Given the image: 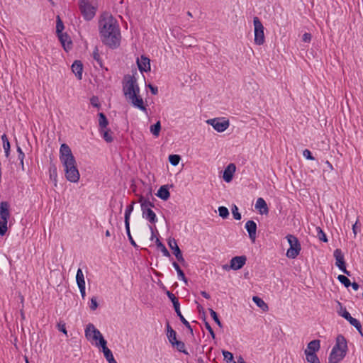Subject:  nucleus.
Wrapping results in <instances>:
<instances>
[{
	"label": "nucleus",
	"mask_w": 363,
	"mask_h": 363,
	"mask_svg": "<svg viewBox=\"0 0 363 363\" xmlns=\"http://www.w3.org/2000/svg\"><path fill=\"white\" fill-rule=\"evenodd\" d=\"M245 228L249 234V237L252 241L256 239L257 224L253 220H248L245 223Z\"/></svg>",
	"instance_id": "19"
},
{
	"label": "nucleus",
	"mask_w": 363,
	"mask_h": 363,
	"mask_svg": "<svg viewBox=\"0 0 363 363\" xmlns=\"http://www.w3.org/2000/svg\"><path fill=\"white\" fill-rule=\"evenodd\" d=\"M98 116L99 130L107 128L108 121L105 114L104 113H99Z\"/></svg>",
	"instance_id": "28"
},
{
	"label": "nucleus",
	"mask_w": 363,
	"mask_h": 363,
	"mask_svg": "<svg viewBox=\"0 0 363 363\" xmlns=\"http://www.w3.org/2000/svg\"><path fill=\"white\" fill-rule=\"evenodd\" d=\"M232 213H233V218L235 220H239L241 219V214L238 212V208L236 205L233 206Z\"/></svg>",
	"instance_id": "46"
},
{
	"label": "nucleus",
	"mask_w": 363,
	"mask_h": 363,
	"mask_svg": "<svg viewBox=\"0 0 363 363\" xmlns=\"http://www.w3.org/2000/svg\"><path fill=\"white\" fill-rule=\"evenodd\" d=\"M255 208L258 209L261 214H267L269 208L267 207L266 201L262 198L257 199Z\"/></svg>",
	"instance_id": "23"
},
{
	"label": "nucleus",
	"mask_w": 363,
	"mask_h": 363,
	"mask_svg": "<svg viewBox=\"0 0 363 363\" xmlns=\"http://www.w3.org/2000/svg\"><path fill=\"white\" fill-rule=\"evenodd\" d=\"M337 279L341 284H342L347 288L351 285L350 280L344 275H339L337 277Z\"/></svg>",
	"instance_id": "40"
},
{
	"label": "nucleus",
	"mask_w": 363,
	"mask_h": 363,
	"mask_svg": "<svg viewBox=\"0 0 363 363\" xmlns=\"http://www.w3.org/2000/svg\"><path fill=\"white\" fill-rule=\"evenodd\" d=\"M72 71L79 80L82 78L83 65L79 60H76L72 65Z\"/></svg>",
	"instance_id": "21"
},
{
	"label": "nucleus",
	"mask_w": 363,
	"mask_h": 363,
	"mask_svg": "<svg viewBox=\"0 0 363 363\" xmlns=\"http://www.w3.org/2000/svg\"><path fill=\"white\" fill-rule=\"evenodd\" d=\"M219 216L223 218H227L229 216L228 209L225 206H220L218 208Z\"/></svg>",
	"instance_id": "41"
},
{
	"label": "nucleus",
	"mask_w": 363,
	"mask_h": 363,
	"mask_svg": "<svg viewBox=\"0 0 363 363\" xmlns=\"http://www.w3.org/2000/svg\"><path fill=\"white\" fill-rule=\"evenodd\" d=\"M201 294L202 295V296L206 299H209L211 298L209 294H208L206 291H202L201 292Z\"/></svg>",
	"instance_id": "59"
},
{
	"label": "nucleus",
	"mask_w": 363,
	"mask_h": 363,
	"mask_svg": "<svg viewBox=\"0 0 363 363\" xmlns=\"http://www.w3.org/2000/svg\"><path fill=\"white\" fill-rule=\"evenodd\" d=\"M137 64L138 69L141 72H147L150 70V60L147 57L142 55L140 59L138 58Z\"/></svg>",
	"instance_id": "17"
},
{
	"label": "nucleus",
	"mask_w": 363,
	"mask_h": 363,
	"mask_svg": "<svg viewBox=\"0 0 363 363\" xmlns=\"http://www.w3.org/2000/svg\"><path fill=\"white\" fill-rule=\"evenodd\" d=\"M247 257L245 255L242 256H236L231 259L230 260V264L225 265L223 266V269H233V270H238L241 269L246 263Z\"/></svg>",
	"instance_id": "12"
},
{
	"label": "nucleus",
	"mask_w": 363,
	"mask_h": 363,
	"mask_svg": "<svg viewBox=\"0 0 363 363\" xmlns=\"http://www.w3.org/2000/svg\"><path fill=\"white\" fill-rule=\"evenodd\" d=\"M172 265L177 272L179 279L182 280L186 284H187V279L186 278L184 272L181 269L179 265L176 262H174Z\"/></svg>",
	"instance_id": "30"
},
{
	"label": "nucleus",
	"mask_w": 363,
	"mask_h": 363,
	"mask_svg": "<svg viewBox=\"0 0 363 363\" xmlns=\"http://www.w3.org/2000/svg\"><path fill=\"white\" fill-rule=\"evenodd\" d=\"M57 329L62 332L64 334L67 335V330H66V327H65V323H63V322H60L58 324H57Z\"/></svg>",
	"instance_id": "54"
},
{
	"label": "nucleus",
	"mask_w": 363,
	"mask_h": 363,
	"mask_svg": "<svg viewBox=\"0 0 363 363\" xmlns=\"http://www.w3.org/2000/svg\"><path fill=\"white\" fill-rule=\"evenodd\" d=\"M155 243H156V245L157 246V247L161 249V251L162 252V254L164 256H165V257L170 256L169 251L167 250L165 246L160 242L159 238H156Z\"/></svg>",
	"instance_id": "37"
},
{
	"label": "nucleus",
	"mask_w": 363,
	"mask_h": 363,
	"mask_svg": "<svg viewBox=\"0 0 363 363\" xmlns=\"http://www.w3.org/2000/svg\"><path fill=\"white\" fill-rule=\"evenodd\" d=\"M320 349V340H314L311 341L308 345L307 349L306 350H309L313 353H315L316 351H318Z\"/></svg>",
	"instance_id": "31"
},
{
	"label": "nucleus",
	"mask_w": 363,
	"mask_h": 363,
	"mask_svg": "<svg viewBox=\"0 0 363 363\" xmlns=\"http://www.w3.org/2000/svg\"><path fill=\"white\" fill-rule=\"evenodd\" d=\"M315 230H316L317 237L318 238V239L320 241L327 242L328 238H327L325 233L323 231V230L320 227H316Z\"/></svg>",
	"instance_id": "38"
},
{
	"label": "nucleus",
	"mask_w": 363,
	"mask_h": 363,
	"mask_svg": "<svg viewBox=\"0 0 363 363\" xmlns=\"http://www.w3.org/2000/svg\"><path fill=\"white\" fill-rule=\"evenodd\" d=\"M59 40H60L64 49L67 51L72 48V42L69 39V35L67 33L57 34Z\"/></svg>",
	"instance_id": "22"
},
{
	"label": "nucleus",
	"mask_w": 363,
	"mask_h": 363,
	"mask_svg": "<svg viewBox=\"0 0 363 363\" xmlns=\"http://www.w3.org/2000/svg\"><path fill=\"white\" fill-rule=\"evenodd\" d=\"M209 311H210V314H211V316L213 318V319L214 320V321L216 323V324L220 327V328H222L223 325L221 323V322L220 321L218 317V315L216 313V311H214L213 309L210 308L209 309Z\"/></svg>",
	"instance_id": "43"
},
{
	"label": "nucleus",
	"mask_w": 363,
	"mask_h": 363,
	"mask_svg": "<svg viewBox=\"0 0 363 363\" xmlns=\"http://www.w3.org/2000/svg\"><path fill=\"white\" fill-rule=\"evenodd\" d=\"M62 164L64 167L66 179L70 182H77L79 180L80 174L77 167L76 160L65 161Z\"/></svg>",
	"instance_id": "5"
},
{
	"label": "nucleus",
	"mask_w": 363,
	"mask_h": 363,
	"mask_svg": "<svg viewBox=\"0 0 363 363\" xmlns=\"http://www.w3.org/2000/svg\"><path fill=\"white\" fill-rule=\"evenodd\" d=\"M168 245L169 248L174 251V254L177 259L180 262H184V259L182 256V252L179 247H178V245L175 239H169L168 241Z\"/></svg>",
	"instance_id": "16"
},
{
	"label": "nucleus",
	"mask_w": 363,
	"mask_h": 363,
	"mask_svg": "<svg viewBox=\"0 0 363 363\" xmlns=\"http://www.w3.org/2000/svg\"><path fill=\"white\" fill-rule=\"evenodd\" d=\"M350 286L352 287V289L354 291H357L359 287V284L357 283H356V282L351 283Z\"/></svg>",
	"instance_id": "60"
},
{
	"label": "nucleus",
	"mask_w": 363,
	"mask_h": 363,
	"mask_svg": "<svg viewBox=\"0 0 363 363\" xmlns=\"http://www.w3.org/2000/svg\"><path fill=\"white\" fill-rule=\"evenodd\" d=\"M222 353H223L224 359L227 361V362H233V355L231 352H230L228 351L223 350Z\"/></svg>",
	"instance_id": "49"
},
{
	"label": "nucleus",
	"mask_w": 363,
	"mask_h": 363,
	"mask_svg": "<svg viewBox=\"0 0 363 363\" xmlns=\"http://www.w3.org/2000/svg\"><path fill=\"white\" fill-rule=\"evenodd\" d=\"M89 307L91 311H95L98 308V303L96 297H92L91 298V303Z\"/></svg>",
	"instance_id": "51"
},
{
	"label": "nucleus",
	"mask_w": 363,
	"mask_h": 363,
	"mask_svg": "<svg viewBox=\"0 0 363 363\" xmlns=\"http://www.w3.org/2000/svg\"><path fill=\"white\" fill-rule=\"evenodd\" d=\"M79 289V291H80V294L82 295V298L84 299L85 298V296H86V293H85V286H78Z\"/></svg>",
	"instance_id": "58"
},
{
	"label": "nucleus",
	"mask_w": 363,
	"mask_h": 363,
	"mask_svg": "<svg viewBox=\"0 0 363 363\" xmlns=\"http://www.w3.org/2000/svg\"><path fill=\"white\" fill-rule=\"evenodd\" d=\"M167 338L169 341V342L172 344V342H175L177 340V333L175 330H172L169 333H167Z\"/></svg>",
	"instance_id": "47"
},
{
	"label": "nucleus",
	"mask_w": 363,
	"mask_h": 363,
	"mask_svg": "<svg viewBox=\"0 0 363 363\" xmlns=\"http://www.w3.org/2000/svg\"><path fill=\"white\" fill-rule=\"evenodd\" d=\"M147 86L150 89V91L152 94L156 95L158 93V89L157 86H155L151 84H149Z\"/></svg>",
	"instance_id": "56"
},
{
	"label": "nucleus",
	"mask_w": 363,
	"mask_h": 363,
	"mask_svg": "<svg viewBox=\"0 0 363 363\" xmlns=\"http://www.w3.org/2000/svg\"><path fill=\"white\" fill-rule=\"evenodd\" d=\"M140 91L136 78L129 74L125 75L123 81V92L125 99L133 107L147 113V108L140 95Z\"/></svg>",
	"instance_id": "2"
},
{
	"label": "nucleus",
	"mask_w": 363,
	"mask_h": 363,
	"mask_svg": "<svg viewBox=\"0 0 363 363\" xmlns=\"http://www.w3.org/2000/svg\"><path fill=\"white\" fill-rule=\"evenodd\" d=\"M303 157H305L308 160H315L314 157L312 156V154H311V151L309 150H308V149H306V150H303Z\"/></svg>",
	"instance_id": "53"
},
{
	"label": "nucleus",
	"mask_w": 363,
	"mask_h": 363,
	"mask_svg": "<svg viewBox=\"0 0 363 363\" xmlns=\"http://www.w3.org/2000/svg\"><path fill=\"white\" fill-rule=\"evenodd\" d=\"M206 123L213 126V128L219 133L225 131L229 127V121L221 118L208 119Z\"/></svg>",
	"instance_id": "11"
},
{
	"label": "nucleus",
	"mask_w": 363,
	"mask_h": 363,
	"mask_svg": "<svg viewBox=\"0 0 363 363\" xmlns=\"http://www.w3.org/2000/svg\"><path fill=\"white\" fill-rule=\"evenodd\" d=\"M286 238L290 245L287 250L286 256L290 259L296 258L300 253L301 247L298 238L293 235H286Z\"/></svg>",
	"instance_id": "6"
},
{
	"label": "nucleus",
	"mask_w": 363,
	"mask_h": 363,
	"mask_svg": "<svg viewBox=\"0 0 363 363\" xmlns=\"http://www.w3.org/2000/svg\"><path fill=\"white\" fill-rule=\"evenodd\" d=\"M340 310H341V311L339 312V314L342 317L345 318L347 321H349L350 323L352 326H354L360 333V334L362 335V325H361L360 322L357 319L352 317L350 313L347 311V309L345 308H342L341 306Z\"/></svg>",
	"instance_id": "14"
},
{
	"label": "nucleus",
	"mask_w": 363,
	"mask_h": 363,
	"mask_svg": "<svg viewBox=\"0 0 363 363\" xmlns=\"http://www.w3.org/2000/svg\"><path fill=\"white\" fill-rule=\"evenodd\" d=\"M181 160V157L178 155H170L169 156V161L170 164L173 166H177L179 161Z\"/></svg>",
	"instance_id": "39"
},
{
	"label": "nucleus",
	"mask_w": 363,
	"mask_h": 363,
	"mask_svg": "<svg viewBox=\"0 0 363 363\" xmlns=\"http://www.w3.org/2000/svg\"><path fill=\"white\" fill-rule=\"evenodd\" d=\"M235 169L236 167L233 163L229 164L225 169L223 177L226 182H230L232 181Z\"/></svg>",
	"instance_id": "20"
},
{
	"label": "nucleus",
	"mask_w": 363,
	"mask_h": 363,
	"mask_svg": "<svg viewBox=\"0 0 363 363\" xmlns=\"http://www.w3.org/2000/svg\"><path fill=\"white\" fill-rule=\"evenodd\" d=\"M125 230H126V233H127V235L128 237V239L130 240V242L131 243V245L133 246H134L135 247H138L137 244L135 243V240H133L131 234H130V225H128V227H125Z\"/></svg>",
	"instance_id": "50"
},
{
	"label": "nucleus",
	"mask_w": 363,
	"mask_h": 363,
	"mask_svg": "<svg viewBox=\"0 0 363 363\" xmlns=\"http://www.w3.org/2000/svg\"><path fill=\"white\" fill-rule=\"evenodd\" d=\"M60 160L62 163L65 162V161L75 160L73 154L72 153L70 147L65 143L62 144L60 146Z\"/></svg>",
	"instance_id": "15"
},
{
	"label": "nucleus",
	"mask_w": 363,
	"mask_h": 363,
	"mask_svg": "<svg viewBox=\"0 0 363 363\" xmlns=\"http://www.w3.org/2000/svg\"><path fill=\"white\" fill-rule=\"evenodd\" d=\"M79 6L80 11L86 20L90 21L94 17L96 8L90 4L89 0H79Z\"/></svg>",
	"instance_id": "9"
},
{
	"label": "nucleus",
	"mask_w": 363,
	"mask_h": 363,
	"mask_svg": "<svg viewBox=\"0 0 363 363\" xmlns=\"http://www.w3.org/2000/svg\"><path fill=\"white\" fill-rule=\"evenodd\" d=\"M174 330L170 326L169 322L167 323V333H169L170 331Z\"/></svg>",
	"instance_id": "63"
},
{
	"label": "nucleus",
	"mask_w": 363,
	"mask_h": 363,
	"mask_svg": "<svg viewBox=\"0 0 363 363\" xmlns=\"http://www.w3.org/2000/svg\"><path fill=\"white\" fill-rule=\"evenodd\" d=\"M99 23L102 42L111 48H117L121 35L116 19L111 15L104 14Z\"/></svg>",
	"instance_id": "1"
},
{
	"label": "nucleus",
	"mask_w": 363,
	"mask_h": 363,
	"mask_svg": "<svg viewBox=\"0 0 363 363\" xmlns=\"http://www.w3.org/2000/svg\"><path fill=\"white\" fill-rule=\"evenodd\" d=\"M135 202L133 201L131 203L127 206L125 211V226L128 228V225H130V214L133 211V206Z\"/></svg>",
	"instance_id": "25"
},
{
	"label": "nucleus",
	"mask_w": 363,
	"mask_h": 363,
	"mask_svg": "<svg viewBox=\"0 0 363 363\" xmlns=\"http://www.w3.org/2000/svg\"><path fill=\"white\" fill-rule=\"evenodd\" d=\"M334 257L335 258L336 266L341 270L344 274L350 276V272L347 270L344 255L340 249H336L333 253Z\"/></svg>",
	"instance_id": "13"
},
{
	"label": "nucleus",
	"mask_w": 363,
	"mask_h": 363,
	"mask_svg": "<svg viewBox=\"0 0 363 363\" xmlns=\"http://www.w3.org/2000/svg\"><path fill=\"white\" fill-rule=\"evenodd\" d=\"M91 332L93 333L92 339L94 340H99V344L102 347L104 352L105 348H108L106 347V341L100 331L96 329L93 324L89 323L86 325L85 329V336L88 340L91 339Z\"/></svg>",
	"instance_id": "7"
},
{
	"label": "nucleus",
	"mask_w": 363,
	"mask_h": 363,
	"mask_svg": "<svg viewBox=\"0 0 363 363\" xmlns=\"http://www.w3.org/2000/svg\"><path fill=\"white\" fill-rule=\"evenodd\" d=\"M90 102L93 106L96 107V108L100 107V104L99 102V98L97 96H92L90 99Z\"/></svg>",
	"instance_id": "52"
},
{
	"label": "nucleus",
	"mask_w": 363,
	"mask_h": 363,
	"mask_svg": "<svg viewBox=\"0 0 363 363\" xmlns=\"http://www.w3.org/2000/svg\"><path fill=\"white\" fill-rule=\"evenodd\" d=\"M92 55H93V58L94 59V60H96L98 62V64L101 67L102 61L101 60V57L99 53V50L96 47L94 48Z\"/></svg>",
	"instance_id": "45"
},
{
	"label": "nucleus",
	"mask_w": 363,
	"mask_h": 363,
	"mask_svg": "<svg viewBox=\"0 0 363 363\" xmlns=\"http://www.w3.org/2000/svg\"><path fill=\"white\" fill-rule=\"evenodd\" d=\"M172 345L174 347H176L178 351L183 352L186 354H188V352L185 350V344L179 340H175V342H172Z\"/></svg>",
	"instance_id": "36"
},
{
	"label": "nucleus",
	"mask_w": 363,
	"mask_h": 363,
	"mask_svg": "<svg viewBox=\"0 0 363 363\" xmlns=\"http://www.w3.org/2000/svg\"><path fill=\"white\" fill-rule=\"evenodd\" d=\"M156 195L164 201H167L170 196L169 189L165 185L160 186Z\"/></svg>",
	"instance_id": "24"
},
{
	"label": "nucleus",
	"mask_w": 363,
	"mask_h": 363,
	"mask_svg": "<svg viewBox=\"0 0 363 363\" xmlns=\"http://www.w3.org/2000/svg\"><path fill=\"white\" fill-rule=\"evenodd\" d=\"M166 294L168 296V298L171 300V301L172 302L174 311H175L177 316L179 318L181 322L188 328L190 333L192 335H194L192 328L191 327L189 323L185 319V318L183 316V315L181 313L180 304L178 301V298L175 296V295L174 294H172L169 291H167Z\"/></svg>",
	"instance_id": "8"
},
{
	"label": "nucleus",
	"mask_w": 363,
	"mask_h": 363,
	"mask_svg": "<svg viewBox=\"0 0 363 363\" xmlns=\"http://www.w3.org/2000/svg\"><path fill=\"white\" fill-rule=\"evenodd\" d=\"M161 130L160 121H157L155 124L150 126V132L155 137H158Z\"/></svg>",
	"instance_id": "35"
},
{
	"label": "nucleus",
	"mask_w": 363,
	"mask_h": 363,
	"mask_svg": "<svg viewBox=\"0 0 363 363\" xmlns=\"http://www.w3.org/2000/svg\"><path fill=\"white\" fill-rule=\"evenodd\" d=\"M325 164H327V166L328 167V168L330 170L333 169V167L332 164L329 161H326Z\"/></svg>",
	"instance_id": "64"
},
{
	"label": "nucleus",
	"mask_w": 363,
	"mask_h": 363,
	"mask_svg": "<svg viewBox=\"0 0 363 363\" xmlns=\"http://www.w3.org/2000/svg\"><path fill=\"white\" fill-rule=\"evenodd\" d=\"M303 41L306 43H309L311 40V35L308 33H306L303 35Z\"/></svg>",
	"instance_id": "57"
},
{
	"label": "nucleus",
	"mask_w": 363,
	"mask_h": 363,
	"mask_svg": "<svg viewBox=\"0 0 363 363\" xmlns=\"http://www.w3.org/2000/svg\"><path fill=\"white\" fill-rule=\"evenodd\" d=\"M347 351V344L345 337L342 335H338L336 343L330 354L328 363H339L346 356Z\"/></svg>",
	"instance_id": "3"
},
{
	"label": "nucleus",
	"mask_w": 363,
	"mask_h": 363,
	"mask_svg": "<svg viewBox=\"0 0 363 363\" xmlns=\"http://www.w3.org/2000/svg\"><path fill=\"white\" fill-rule=\"evenodd\" d=\"M63 29H64L63 23L61 21L60 18L59 16H57V23H56V32H57V34L62 33Z\"/></svg>",
	"instance_id": "44"
},
{
	"label": "nucleus",
	"mask_w": 363,
	"mask_h": 363,
	"mask_svg": "<svg viewBox=\"0 0 363 363\" xmlns=\"http://www.w3.org/2000/svg\"><path fill=\"white\" fill-rule=\"evenodd\" d=\"M253 24L255 27V43L258 45L264 43V26L258 17H254Z\"/></svg>",
	"instance_id": "10"
},
{
	"label": "nucleus",
	"mask_w": 363,
	"mask_h": 363,
	"mask_svg": "<svg viewBox=\"0 0 363 363\" xmlns=\"http://www.w3.org/2000/svg\"><path fill=\"white\" fill-rule=\"evenodd\" d=\"M205 327H206V330L209 332L211 336L214 339L215 338L214 331L212 329L210 324L207 321H205Z\"/></svg>",
	"instance_id": "55"
},
{
	"label": "nucleus",
	"mask_w": 363,
	"mask_h": 363,
	"mask_svg": "<svg viewBox=\"0 0 363 363\" xmlns=\"http://www.w3.org/2000/svg\"><path fill=\"white\" fill-rule=\"evenodd\" d=\"M8 221L0 220V235H4L8 230L7 228Z\"/></svg>",
	"instance_id": "42"
},
{
	"label": "nucleus",
	"mask_w": 363,
	"mask_h": 363,
	"mask_svg": "<svg viewBox=\"0 0 363 363\" xmlns=\"http://www.w3.org/2000/svg\"><path fill=\"white\" fill-rule=\"evenodd\" d=\"M103 352L106 359L108 363H117L110 349L105 348Z\"/></svg>",
	"instance_id": "34"
},
{
	"label": "nucleus",
	"mask_w": 363,
	"mask_h": 363,
	"mask_svg": "<svg viewBox=\"0 0 363 363\" xmlns=\"http://www.w3.org/2000/svg\"><path fill=\"white\" fill-rule=\"evenodd\" d=\"M10 205L7 201L0 203V218L1 220L8 221L10 218Z\"/></svg>",
	"instance_id": "18"
},
{
	"label": "nucleus",
	"mask_w": 363,
	"mask_h": 363,
	"mask_svg": "<svg viewBox=\"0 0 363 363\" xmlns=\"http://www.w3.org/2000/svg\"><path fill=\"white\" fill-rule=\"evenodd\" d=\"M76 281L77 286H85V280L82 270L79 268L76 274Z\"/></svg>",
	"instance_id": "33"
},
{
	"label": "nucleus",
	"mask_w": 363,
	"mask_h": 363,
	"mask_svg": "<svg viewBox=\"0 0 363 363\" xmlns=\"http://www.w3.org/2000/svg\"><path fill=\"white\" fill-rule=\"evenodd\" d=\"M1 140L3 142V147L5 152V156L9 157L10 155L11 145L8 140L7 135L6 134H3L1 135Z\"/></svg>",
	"instance_id": "26"
},
{
	"label": "nucleus",
	"mask_w": 363,
	"mask_h": 363,
	"mask_svg": "<svg viewBox=\"0 0 363 363\" xmlns=\"http://www.w3.org/2000/svg\"><path fill=\"white\" fill-rule=\"evenodd\" d=\"M357 221L352 225V231H353L354 235H356L357 233Z\"/></svg>",
	"instance_id": "61"
},
{
	"label": "nucleus",
	"mask_w": 363,
	"mask_h": 363,
	"mask_svg": "<svg viewBox=\"0 0 363 363\" xmlns=\"http://www.w3.org/2000/svg\"><path fill=\"white\" fill-rule=\"evenodd\" d=\"M238 361L236 362L237 363H246L242 357V356H239L238 358H237Z\"/></svg>",
	"instance_id": "62"
},
{
	"label": "nucleus",
	"mask_w": 363,
	"mask_h": 363,
	"mask_svg": "<svg viewBox=\"0 0 363 363\" xmlns=\"http://www.w3.org/2000/svg\"><path fill=\"white\" fill-rule=\"evenodd\" d=\"M305 354L306 356V360L310 363H320V360L317 355L309 351V350H305Z\"/></svg>",
	"instance_id": "32"
},
{
	"label": "nucleus",
	"mask_w": 363,
	"mask_h": 363,
	"mask_svg": "<svg viewBox=\"0 0 363 363\" xmlns=\"http://www.w3.org/2000/svg\"><path fill=\"white\" fill-rule=\"evenodd\" d=\"M17 152L18 153V160H20V163L21 164L22 169H23L24 164H23V160L25 157V154L22 151L21 148L19 146H17Z\"/></svg>",
	"instance_id": "48"
},
{
	"label": "nucleus",
	"mask_w": 363,
	"mask_h": 363,
	"mask_svg": "<svg viewBox=\"0 0 363 363\" xmlns=\"http://www.w3.org/2000/svg\"><path fill=\"white\" fill-rule=\"evenodd\" d=\"M252 301L263 311H267L269 310L267 304L261 298L258 296H253Z\"/></svg>",
	"instance_id": "27"
},
{
	"label": "nucleus",
	"mask_w": 363,
	"mask_h": 363,
	"mask_svg": "<svg viewBox=\"0 0 363 363\" xmlns=\"http://www.w3.org/2000/svg\"><path fill=\"white\" fill-rule=\"evenodd\" d=\"M143 218L148 220L150 223L155 224L157 222V218L155 213L151 209L155 205L148 199H145L143 196L139 197Z\"/></svg>",
	"instance_id": "4"
},
{
	"label": "nucleus",
	"mask_w": 363,
	"mask_h": 363,
	"mask_svg": "<svg viewBox=\"0 0 363 363\" xmlns=\"http://www.w3.org/2000/svg\"><path fill=\"white\" fill-rule=\"evenodd\" d=\"M99 132L105 141H106L107 143H111L113 141V138L112 137L113 133L111 131L110 129L106 128V129L99 130Z\"/></svg>",
	"instance_id": "29"
}]
</instances>
